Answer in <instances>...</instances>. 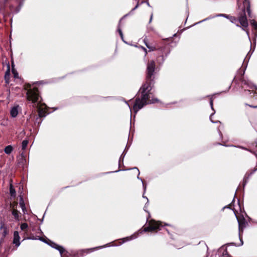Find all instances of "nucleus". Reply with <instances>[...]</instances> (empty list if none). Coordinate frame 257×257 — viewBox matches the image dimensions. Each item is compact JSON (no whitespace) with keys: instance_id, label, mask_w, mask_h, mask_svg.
Instances as JSON below:
<instances>
[{"instance_id":"obj_9","label":"nucleus","mask_w":257,"mask_h":257,"mask_svg":"<svg viewBox=\"0 0 257 257\" xmlns=\"http://www.w3.org/2000/svg\"><path fill=\"white\" fill-rule=\"evenodd\" d=\"M0 229L2 230L1 232L2 237L1 239L4 240L6 236L9 233V230L7 226L5 225L4 222L1 221L0 223Z\"/></svg>"},{"instance_id":"obj_44","label":"nucleus","mask_w":257,"mask_h":257,"mask_svg":"<svg viewBox=\"0 0 257 257\" xmlns=\"http://www.w3.org/2000/svg\"><path fill=\"white\" fill-rule=\"evenodd\" d=\"M13 8H14V7H13V6H11V7H10V9H11V10L12 11H13Z\"/></svg>"},{"instance_id":"obj_49","label":"nucleus","mask_w":257,"mask_h":257,"mask_svg":"<svg viewBox=\"0 0 257 257\" xmlns=\"http://www.w3.org/2000/svg\"><path fill=\"white\" fill-rule=\"evenodd\" d=\"M143 198H146V199H147V198L146 196H145L144 195V194H143Z\"/></svg>"},{"instance_id":"obj_58","label":"nucleus","mask_w":257,"mask_h":257,"mask_svg":"<svg viewBox=\"0 0 257 257\" xmlns=\"http://www.w3.org/2000/svg\"><path fill=\"white\" fill-rule=\"evenodd\" d=\"M128 14H126V15H124V17H126L127 16H128Z\"/></svg>"},{"instance_id":"obj_30","label":"nucleus","mask_w":257,"mask_h":257,"mask_svg":"<svg viewBox=\"0 0 257 257\" xmlns=\"http://www.w3.org/2000/svg\"><path fill=\"white\" fill-rule=\"evenodd\" d=\"M28 227V225L26 223H23L21 224L20 228L21 230H24Z\"/></svg>"},{"instance_id":"obj_57","label":"nucleus","mask_w":257,"mask_h":257,"mask_svg":"<svg viewBox=\"0 0 257 257\" xmlns=\"http://www.w3.org/2000/svg\"><path fill=\"white\" fill-rule=\"evenodd\" d=\"M231 244L232 245H235V243L234 242L231 243Z\"/></svg>"},{"instance_id":"obj_26","label":"nucleus","mask_w":257,"mask_h":257,"mask_svg":"<svg viewBox=\"0 0 257 257\" xmlns=\"http://www.w3.org/2000/svg\"><path fill=\"white\" fill-rule=\"evenodd\" d=\"M12 215L14 216L15 219H18L19 215L18 210H13L12 212Z\"/></svg>"},{"instance_id":"obj_59","label":"nucleus","mask_w":257,"mask_h":257,"mask_svg":"<svg viewBox=\"0 0 257 257\" xmlns=\"http://www.w3.org/2000/svg\"><path fill=\"white\" fill-rule=\"evenodd\" d=\"M252 53H251L250 55H249V58L250 57L251 55H252Z\"/></svg>"},{"instance_id":"obj_27","label":"nucleus","mask_w":257,"mask_h":257,"mask_svg":"<svg viewBox=\"0 0 257 257\" xmlns=\"http://www.w3.org/2000/svg\"><path fill=\"white\" fill-rule=\"evenodd\" d=\"M250 24L253 26L254 29L256 30V33L255 34V36L257 35V22L254 20H251L250 21Z\"/></svg>"},{"instance_id":"obj_39","label":"nucleus","mask_w":257,"mask_h":257,"mask_svg":"<svg viewBox=\"0 0 257 257\" xmlns=\"http://www.w3.org/2000/svg\"><path fill=\"white\" fill-rule=\"evenodd\" d=\"M153 13L151 15V16H150V20H149V23H151L152 21V19H153Z\"/></svg>"},{"instance_id":"obj_62","label":"nucleus","mask_w":257,"mask_h":257,"mask_svg":"<svg viewBox=\"0 0 257 257\" xmlns=\"http://www.w3.org/2000/svg\"><path fill=\"white\" fill-rule=\"evenodd\" d=\"M249 56V53H248L246 56Z\"/></svg>"},{"instance_id":"obj_53","label":"nucleus","mask_w":257,"mask_h":257,"mask_svg":"<svg viewBox=\"0 0 257 257\" xmlns=\"http://www.w3.org/2000/svg\"><path fill=\"white\" fill-rule=\"evenodd\" d=\"M125 102L127 104V105L128 106H129V104H128V103H127V101H125Z\"/></svg>"},{"instance_id":"obj_63","label":"nucleus","mask_w":257,"mask_h":257,"mask_svg":"<svg viewBox=\"0 0 257 257\" xmlns=\"http://www.w3.org/2000/svg\"><path fill=\"white\" fill-rule=\"evenodd\" d=\"M236 26L240 27L238 24L236 25Z\"/></svg>"},{"instance_id":"obj_54","label":"nucleus","mask_w":257,"mask_h":257,"mask_svg":"<svg viewBox=\"0 0 257 257\" xmlns=\"http://www.w3.org/2000/svg\"><path fill=\"white\" fill-rule=\"evenodd\" d=\"M147 5H148V6H149V7L150 6V4H149V3L148 2H147Z\"/></svg>"},{"instance_id":"obj_2","label":"nucleus","mask_w":257,"mask_h":257,"mask_svg":"<svg viewBox=\"0 0 257 257\" xmlns=\"http://www.w3.org/2000/svg\"><path fill=\"white\" fill-rule=\"evenodd\" d=\"M26 95L27 100L29 101H31L33 104L34 107L37 108L39 117H45L47 115L45 110L40 107L42 98L39 95L38 88H30L27 90Z\"/></svg>"},{"instance_id":"obj_16","label":"nucleus","mask_w":257,"mask_h":257,"mask_svg":"<svg viewBox=\"0 0 257 257\" xmlns=\"http://www.w3.org/2000/svg\"><path fill=\"white\" fill-rule=\"evenodd\" d=\"M19 204H20V207H21V208L22 209V211H23L24 214H26L27 213V211L26 210V208L25 206V204L24 199L22 197H20Z\"/></svg>"},{"instance_id":"obj_64","label":"nucleus","mask_w":257,"mask_h":257,"mask_svg":"<svg viewBox=\"0 0 257 257\" xmlns=\"http://www.w3.org/2000/svg\"><path fill=\"white\" fill-rule=\"evenodd\" d=\"M121 161L122 162V158H121Z\"/></svg>"},{"instance_id":"obj_3","label":"nucleus","mask_w":257,"mask_h":257,"mask_svg":"<svg viewBox=\"0 0 257 257\" xmlns=\"http://www.w3.org/2000/svg\"><path fill=\"white\" fill-rule=\"evenodd\" d=\"M146 47L150 50V51H157V56L156 58L157 63L160 66H162L164 64L166 59L171 52L169 43H164L161 46H158L157 48L151 46L149 44L145 42Z\"/></svg>"},{"instance_id":"obj_22","label":"nucleus","mask_w":257,"mask_h":257,"mask_svg":"<svg viewBox=\"0 0 257 257\" xmlns=\"http://www.w3.org/2000/svg\"><path fill=\"white\" fill-rule=\"evenodd\" d=\"M29 141L27 140H24L22 141V149L23 150H25L28 144Z\"/></svg>"},{"instance_id":"obj_28","label":"nucleus","mask_w":257,"mask_h":257,"mask_svg":"<svg viewBox=\"0 0 257 257\" xmlns=\"http://www.w3.org/2000/svg\"><path fill=\"white\" fill-rule=\"evenodd\" d=\"M10 75V66L9 65L8 66V70L5 73V79H6V81H7V77H9Z\"/></svg>"},{"instance_id":"obj_14","label":"nucleus","mask_w":257,"mask_h":257,"mask_svg":"<svg viewBox=\"0 0 257 257\" xmlns=\"http://www.w3.org/2000/svg\"><path fill=\"white\" fill-rule=\"evenodd\" d=\"M19 105H16L12 107L10 110V114L12 117H16L19 113Z\"/></svg>"},{"instance_id":"obj_55","label":"nucleus","mask_w":257,"mask_h":257,"mask_svg":"<svg viewBox=\"0 0 257 257\" xmlns=\"http://www.w3.org/2000/svg\"><path fill=\"white\" fill-rule=\"evenodd\" d=\"M218 145H222V146H224L223 145L221 144V143H218Z\"/></svg>"},{"instance_id":"obj_40","label":"nucleus","mask_w":257,"mask_h":257,"mask_svg":"<svg viewBox=\"0 0 257 257\" xmlns=\"http://www.w3.org/2000/svg\"><path fill=\"white\" fill-rule=\"evenodd\" d=\"M4 240H3V239H0V247L2 245V244L3 243V242L4 241Z\"/></svg>"},{"instance_id":"obj_46","label":"nucleus","mask_w":257,"mask_h":257,"mask_svg":"<svg viewBox=\"0 0 257 257\" xmlns=\"http://www.w3.org/2000/svg\"><path fill=\"white\" fill-rule=\"evenodd\" d=\"M126 151V148H125V149L124 150L123 152L122 153V154H123V155H124V154H126V153H124V151Z\"/></svg>"},{"instance_id":"obj_33","label":"nucleus","mask_w":257,"mask_h":257,"mask_svg":"<svg viewBox=\"0 0 257 257\" xmlns=\"http://www.w3.org/2000/svg\"><path fill=\"white\" fill-rule=\"evenodd\" d=\"M123 170H124L119 169V170L115 171H110V172H105L104 174H110V173H116V172H119L121 171H123Z\"/></svg>"},{"instance_id":"obj_37","label":"nucleus","mask_w":257,"mask_h":257,"mask_svg":"<svg viewBox=\"0 0 257 257\" xmlns=\"http://www.w3.org/2000/svg\"><path fill=\"white\" fill-rule=\"evenodd\" d=\"M24 2L23 1H21L19 4V7H20L21 8L22 7V6H23V4H24Z\"/></svg>"},{"instance_id":"obj_21","label":"nucleus","mask_w":257,"mask_h":257,"mask_svg":"<svg viewBox=\"0 0 257 257\" xmlns=\"http://www.w3.org/2000/svg\"><path fill=\"white\" fill-rule=\"evenodd\" d=\"M10 193L11 196L12 197H15L16 195V190L12 184H11L10 186Z\"/></svg>"},{"instance_id":"obj_51","label":"nucleus","mask_w":257,"mask_h":257,"mask_svg":"<svg viewBox=\"0 0 257 257\" xmlns=\"http://www.w3.org/2000/svg\"><path fill=\"white\" fill-rule=\"evenodd\" d=\"M255 143L256 144V147H257V140L255 141Z\"/></svg>"},{"instance_id":"obj_35","label":"nucleus","mask_w":257,"mask_h":257,"mask_svg":"<svg viewBox=\"0 0 257 257\" xmlns=\"http://www.w3.org/2000/svg\"><path fill=\"white\" fill-rule=\"evenodd\" d=\"M125 156V154L123 155V154H121V155L120 157L119 160V166H120V162H121V158H122V162L123 161V159Z\"/></svg>"},{"instance_id":"obj_32","label":"nucleus","mask_w":257,"mask_h":257,"mask_svg":"<svg viewBox=\"0 0 257 257\" xmlns=\"http://www.w3.org/2000/svg\"><path fill=\"white\" fill-rule=\"evenodd\" d=\"M21 9V8L20 7H19L18 6L17 8H15V10L14 11L15 13H16V14L18 13L20 11Z\"/></svg>"},{"instance_id":"obj_42","label":"nucleus","mask_w":257,"mask_h":257,"mask_svg":"<svg viewBox=\"0 0 257 257\" xmlns=\"http://www.w3.org/2000/svg\"><path fill=\"white\" fill-rule=\"evenodd\" d=\"M218 133H219V136H220L221 137H222V134H221V132L220 131V130H218Z\"/></svg>"},{"instance_id":"obj_60","label":"nucleus","mask_w":257,"mask_h":257,"mask_svg":"<svg viewBox=\"0 0 257 257\" xmlns=\"http://www.w3.org/2000/svg\"><path fill=\"white\" fill-rule=\"evenodd\" d=\"M252 53H251L250 55H249V58L250 57L251 55H252Z\"/></svg>"},{"instance_id":"obj_31","label":"nucleus","mask_w":257,"mask_h":257,"mask_svg":"<svg viewBox=\"0 0 257 257\" xmlns=\"http://www.w3.org/2000/svg\"><path fill=\"white\" fill-rule=\"evenodd\" d=\"M229 16V15H228L226 14H219L216 15V16H217V17H223V18H226L227 19L229 18H228Z\"/></svg>"},{"instance_id":"obj_36","label":"nucleus","mask_w":257,"mask_h":257,"mask_svg":"<svg viewBox=\"0 0 257 257\" xmlns=\"http://www.w3.org/2000/svg\"><path fill=\"white\" fill-rule=\"evenodd\" d=\"M71 253L73 254V257H77V255L78 254V252H71Z\"/></svg>"},{"instance_id":"obj_34","label":"nucleus","mask_w":257,"mask_h":257,"mask_svg":"<svg viewBox=\"0 0 257 257\" xmlns=\"http://www.w3.org/2000/svg\"><path fill=\"white\" fill-rule=\"evenodd\" d=\"M240 232H239V240H240V244L238 246L242 245L243 244V241L242 240V239L240 237Z\"/></svg>"},{"instance_id":"obj_10","label":"nucleus","mask_w":257,"mask_h":257,"mask_svg":"<svg viewBox=\"0 0 257 257\" xmlns=\"http://www.w3.org/2000/svg\"><path fill=\"white\" fill-rule=\"evenodd\" d=\"M20 236L18 231H15L13 235V243L15 245L16 247H19L21 244Z\"/></svg>"},{"instance_id":"obj_25","label":"nucleus","mask_w":257,"mask_h":257,"mask_svg":"<svg viewBox=\"0 0 257 257\" xmlns=\"http://www.w3.org/2000/svg\"><path fill=\"white\" fill-rule=\"evenodd\" d=\"M147 202H146V203L145 204V205L144 206V210L145 211L147 212L149 214V216H148V217H147V221H148L149 219V218L150 217L151 215H150L149 212L147 210L148 205H149V199L148 198H147Z\"/></svg>"},{"instance_id":"obj_17","label":"nucleus","mask_w":257,"mask_h":257,"mask_svg":"<svg viewBox=\"0 0 257 257\" xmlns=\"http://www.w3.org/2000/svg\"><path fill=\"white\" fill-rule=\"evenodd\" d=\"M250 174V172H246L243 179V181H242V186H243V188L244 189L246 184H247V182H248V180L249 179V177L252 175H249Z\"/></svg>"},{"instance_id":"obj_45","label":"nucleus","mask_w":257,"mask_h":257,"mask_svg":"<svg viewBox=\"0 0 257 257\" xmlns=\"http://www.w3.org/2000/svg\"><path fill=\"white\" fill-rule=\"evenodd\" d=\"M144 50V52H145L146 53H147V49L146 48H145L144 47H143Z\"/></svg>"},{"instance_id":"obj_61","label":"nucleus","mask_w":257,"mask_h":257,"mask_svg":"<svg viewBox=\"0 0 257 257\" xmlns=\"http://www.w3.org/2000/svg\"><path fill=\"white\" fill-rule=\"evenodd\" d=\"M25 161V159H22V162Z\"/></svg>"},{"instance_id":"obj_38","label":"nucleus","mask_w":257,"mask_h":257,"mask_svg":"<svg viewBox=\"0 0 257 257\" xmlns=\"http://www.w3.org/2000/svg\"><path fill=\"white\" fill-rule=\"evenodd\" d=\"M139 4L138 3L135 7L132 10L131 12L136 10L139 7Z\"/></svg>"},{"instance_id":"obj_47","label":"nucleus","mask_w":257,"mask_h":257,"mask_svg":"<svg viewBox=\"0 0 257 257\" xmlns=\"http://www.w3.org/2000/svg\"><path fill=\"white\" fill-rule=\"evenodd\" d=\"M245 68L243 69L242 74H241L242 75H244V74L245 73Z\"/></svg>"},{"instance_id":"obj_24","label":"nucleus","mask_w":257,"mask_h":257,"mask_svg":"<svg viewBox=\"0 0 257 257\" xmlns=\"http://www.w3.org/2000/svg\"><path fill=\"white\" fill-rule=\"evenodd\" d=\"M12 73H13L14 74V76L15 78H18V73L17 72V71L15 69V68H14V62H12Z\"/></svg>"},{"instance_id":"obj_8","label":"nucleus","mask_w":257,"mask_h":257,"mask_svg":"<svg viewBox=\"0 0 257 257\" xmlns=\"http://www.w3.org/2000/svg\"><path fill=\"white\" fill-rule=\"evenodd\" d=\"M216 94H213V95H208L207 96H206V97H210V100H209V104L210 105V107H211V109L213 111V112L210 115V120L211 121V122L213 123H218V122H220L219 121H214L212 120V116L214 114V113H215V111L213 108V96L214 95H215Z\"/></svg>"},{"instance_id":"obj_52","label":"nucleus","mask_w":257,"mask_h":257,"mask_svg":"<svg viewBox=\"0 0 257 257\" xmlns=\"http://www.w3.org/2000/svg\"><path fill=\"white\" fill-rule=\"evenodd\" d=\"M230 87H231V85H229V87H228V90H227V91H228V90L230 88Z\"/></svg>"},{"instance_id":"obj_6","label":"nucleus","mask_w":257,"mask_h":257,"mask_svg":"<svg viewBox=\"0 0 257 257\" xmlns=\"http://www.w3.org/2000/svg\"><path fill=\"white\" fill-rule=\"evenodd\" d=\"M211 257H213L212 255ZM215 257H231L227 252V248L223 245L220 247L215 253Z\"/></svg>"},{"instance_id":"obj_23","label":"nucleus","mask_w":257,"mask_h":257,"mask_svg":"<svg viewBox=\"0 0 257 257\" xmlns=\"http://www.w3.org/2000/svg\"><path fill=\"white\" fill-rule=\"evenodd\" d=\"M216 17H217V16H216V15H210L209 17H208L207 18L204 19V20L199 22L197 24H200V23H202L203 22L208 21L209 20H210V19H213V18H216Z\"/></svg>"},{"instance_id":"obj_41","label":"nucleus","mask_w":257,"mask_h":257,"mask_svg":"<svg viewBox=\"0 0 257 257\" xmlns=\"http://www.w3.org/2000/svg\"><path fill=\"white\" fill-rule=\"evenodd\" d=\"M249 106L250 107H252V108H257V105L254 106V105H249Z\"/></svg>"},{"instance_id":"obj_56","label":"nucleus","mask_w":257,"mask_h":257,"mask_svg":"<svg viewBox=\"0 0 257 257\" xmlns=\"http://www.w3.org/2000/svg\"><path fill=\"white\" fill-rule=\"evenodd\" d=\"M127 147V146L126 145V148H125L126 149ZM126 151H127V150L126 149V151H124V153H126Z\"/></svg>"},{"instance_id":"obj_50","label":"nucleus","mask_w":257,"mask_h":257,"mask_svg":"<svg viewBox=\"0 0 257 257\" xmlns=\"http://www.w3.org/2000/svg\"><path fill=\"white\" fill-rule=\"evenodd\" d=\"M44 215H45V214L43 215V217H44ZM43 218H44V217H43ZM43 218H42V219L41 220V223H42V222H43Z\"/></svg>"},{"instance_id":"obj_13","label":"nucleus","mask_w":257,"mask_h":257,"mask_svg":"<svg viewBox=\"0 0 257 257\" xmlns=\"http://www.w3.org/2000/svg\"><path fill=\"white\" fill-rule=\"evenodd\" d=\"M237 219L238 223L239 232H243V228L245 227V224H246L247 222L244 218L241 219Z\"/></svg>"},{"instance_id":"obj_1","label":"nucleus","mask_w":257,"mask_h":257,"mask_svg":"<svg viewBox=\"0 0 257 257\" xmlns=\"http://www.w3.org/2000/svg\"><path fill=\"white\" fill-rule=\"evenodd\" d=\"M156 64L154 60L149 61L147 65L146 77L145 83L141 87L139 92L141 93V97L136 98L135 103L133 106L134 112L136 113L144 106L148 104H153L159 102L157 98L149 99L151 94V91L154 86L155 81Z\"/></svg>"},{"instance_id":"obj_19","label":"nucleus","mask_w":257,"mask_h":257,"mask_svg":"<svg viewBox=\"0 0 257 257\" xmlns=\"http://www.w3.org/2000/svg\"><path fill=\"white\" fill-rule=\"evenodd\" d=\"M122 18H121L120 20V21H119V24L118 25V28H117V31L118 32V33H119V35L120 37H121V39L122 41L123 42H124V43H126V42L123 39V35L122 32L121 30L120 29V28H119L120 23V21L122 20Z\"/></svg>"},{"instance_id":"obj_7","label":"nucleus","mask_w":257,"mask_h":257,"mask_svg":"<svg viewBox=\"0 0 257 257\" xmlns=\"http://www.w3.org/2000/svg\"><path fill=\"white\" fill-rule=\"evenodd\" d=\"M110 246L109 244H106L105 245L103 246H98L94 248H91L89 249H81L79 251H77V252H78V254L77 255V257H83L84 256V253H88L90 251H93L94 250H95L99 248H102Z\"/></svg>"},{"instance_id":"obj_5","label":"nucleus","mask_w":257,"mask_h":257,"mask_svg":"<svg viewBox=\"0 0 257 257\" xmlns=\"http://www.w3.org/2000/svg\"><path fill=\"white\" fill-rule=\"evenodd\" d=\"M162 222L156 221L154 220H151L149 221V226L144 228L141 232L153 231L157 229L160 230L161 227H162Z\"/></svg>"},{"instance_id":"obj_48","label":"nucleus","mask_w":257,"mask_h":257,"mask_svg":"<svg viewBox=\"0 0 257 257\" xmlns=\"http://www.w3.org/2000/svg\"><path fill=\"white\" fill-rule=\"evenodd\" d=\"M234 197H235V196H234ZM234 200H235V199H234V198H233V200H232V202L231 203V204H232V203H233V202H234Z\"/></svg>"},{"instance_id":"obj_11","label":"nucleus","mask_w":257,"mask_h":257,"mask_svg":"<svg viewBox=\"0 0 257 257\" xmlns=\"http://www.w3.org/2000/svg\"><path fill=\"white\" fill-rule=\"evenodd\" d=\"M39 240H40L41 241L46 243V244L49 245L50 246H51L52 248H55V249H57L58 246H59L60 245H58V244L56 243L55 242L51 241V240L47 238V239H44L43 238V237H40L39 238Z\"/></svg>"},{"instance_id":"obj_15","label":"nucleus","mask_w":257,"mask_h":257,"mask_svg":"<svg viewBox=\"0 0 257 257\" xmlns=\"http://www.w3.org/2000/svg\"><path fill=\"white\" fill-rule=\"evenodd\" d=\"M131 169H136L137 170V172H138L137 178L138 179L142 181V184H143V188H144V193H145L146 190L147 185L144 184V181H143V179L139 177V175H140V174L139 170L138 169V168L137 167H134V168H131V169H126V170H131Z\"/></svg>"},{"instance_id":"obj_29","label":"nucleus","mask_w":257,"mask_h":257,"mask_svg":"<svg viewBox=\"0 0 257 257\" xmlns=\"http://www.w3.org/2000/svg\"><path fill=\"white\" fill-rule=\"evenodd\" d=\"M228 18H229L228 19H229L232 23H235L236 22L238 21L236 18L233 16H229Z\"/></svg>"},{"instance_id":"obj_18","label":"nucleus","mask_w":257,"mask_h":257,"mask_svg":"<svg viewBox=\"0 0 257 257\" xmlns=\"http://www.w3.org/2000/svg\"><path fill=\"white\" fill-rule=\"evenodd\" d=\"M13 150V148L11 145H8L6 146L4 149L5 153L6 154H10Z\"/></svg>"},{"instance_id":"obj_4","label":"nucleus","mask_w":257,"mask_h":257,"mask_svg":"<svg viewBox=\"0 0 257 257\" xmlns=\"http://www.w3.org/2000/svg\"><path fill=\"white\" fill-rule=\"evenodd\" d=\"M238 8L241 10V12L239 13L238 22H239L240 25L242 27V30L245 31L250 43H251L249 31L247 29H245L248 25L247 18L245 15V9L246 10V12L249 17H250L251 14L250 6L249 1L244 0L242 6H239Z\"/></svg>"},{"instance_id":"obj_12","label":"nucleus","mask_w":257,"mask_h":257,"mask_svg":"<svg viewBox=\"0 0 257 257\" xmlns=\"http://www.w3.org/2000/svg\"><path fill=\"white\" fill-rule=\"evenodd\" d=\"M139 234V233L136 232L130 236L123 238L122 239V241L120 243L119 245H121L126 241L137 238L138 237Z\"/></svg>"},{"instance_id":"obj_43","label":"nucleus","mask_w":257,"mask_h":257,"mask_svg":"<svg viewBox=\"0 0 257 257\" xmlns=\"http://www.w3.org/2000/svg\"><path fill=\"white\" fill-rule=\"evenodd\" d=\"M225 208H229V207L228 206H225L222 208V210H223Z\"/></svg>"},{"instance_id":"obj_20","label":"nucleus","mask_w":257,"mask_h":257,"mask_svg":"<svg viewBox=\"0 0 257 257\" xmlns=\"http://www.w3.org/2000/svg\"><path fill=\"white\" fill-rule=\"evenodd\" d=\"M59 251L60 254L62 255L64 252H65V254H68V252L66 251L65 248L61 245H59L58 247L56 249Z\"/></svg>"}]
</instances>
